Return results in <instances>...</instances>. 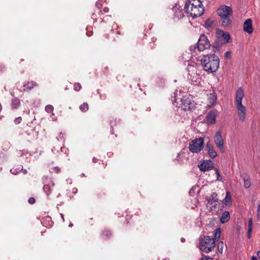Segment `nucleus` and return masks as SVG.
<instances>
[{
    "label": "nucleus",
    "instance_id": "obj_33",
    "mask_svg": "<svg viewBox=\"0 0 260 260\" xmlns=\"http://www.w3.org/2000/svg\"><path fill=\"white\" fill-rule=\"evenodd\" d=\"M58 141H63L64 139V134L62 133H60L58 136L56 137Z\"/></svg>",
    "mask_w": 260,
    "mask_h": 260
},
{
    "label": "nucleus",
    "instance_id": "obj_28",
    "mask_svg": "<svg viewBox=\"0 0 260 260\" xmlns=\"http://www.w3.org/2000/svg\"><path fill=\"white\" fill-rule=\"evenodd\" d=\"M221 234V230L220 228H217L216 229L215 233L214 234V240H216L220 238Z\"/></svg>",
    "mask_w": 260,
    "mask_h": 260
},
{
    "label": "nucleus",
    "instance_id": "obj_1",
    "mask_svg": "<svg viewBox=\"0 0 260 260\" xmlns=\"http://www.w3.org/2000/svg\"><path fill=\"white\" fill-rule=\"evenodd\" d=\"M172 103L179 108L184 111L190 110L194 106L192 96L187 93L176 90L174 93Z\"/></svg>",
    "mask_w": 260,
    "mask_h": 260
},
{
    "label": "nucleus",
    "instance_id": "obj_20",
    "mask_svg": "<svg viewBox=\"0 0 260 260\" xmlns=\"http://www.w3.org/2000/svg\"><path fill=\"white\" fill-rule=\"evenodd\" d=\"M221 19L220 20V22L222 26L226 27L230 24L231 20L229 18V16H224L220 17Z\"/></svg>",
    "mask_w": 260,
    "mask_h": 260
},
{
    "label": "nucleus",
    "instance_id": "obj_51",
    "mask_svg": "<svg viewBox=\"0 0 260 260\" xmlns=\"http://www.w3.org/2000/svg\"><path fill=\"white\" fill-rule=\"evenodd\" d=\"M156 40V39L155 38H152V41L154 43Z\"/></svg>",
    "mask_w": 260,
    "mask_h": 260
},
{
    "label": "nucleus",
    "instance_id": "obj_53",
    "mask_svg": "<svg viewBox=\"0 0 260 260\" xmlns=\"http://www.w3.org/2000/svg\"><path fill=\"white\" fill-rule=\"evenodd\" d=\"M55 147H53L52 149V152H53L54 153H55Z\"/></svg>",
    "mask_w": 260,
    "mask_h": 260
},
{
    "label": "nucleus",
    "instance_id": "obj_30",
    "mask_svg": "<svg viewBox=\"0 0 260 260\" xmlns=\"http://www.w3.org/2000/svg\"><path fill=\"white\" fill-rule=\"evenodd\" d=\"M60 171H61L60 168H59L58 167H53L50 169V172L51 173H54L58 174V173H60Z\"/></svg>",
    "mask_w": 260,
    "mask_h": 260
},
{
    "label": "nucleus",
    "instance_id": "obj_41",
    "mask_svg": "<svg viewBox=\"0 0 260 260\" xmlns=\"http://www.w3.org/2000/svg\"><path fill=\"white\" fill-rule=\"evenodd\" d=\"M224 56L226 58L230 57V56H231V52H230V51L226 52L225 53Z\"/></svg>",
    "mask_w": 260,
    "mask_h": 260
},
{
    "label": "nucleus",
    "instance_id": "obj_36",
    "mask_svg": "<svg viewBox=\"0 0 260 260\" xmlns=\"http://www.w3.org/2000/svg\"><path fill=\"white\" fill-rule=\"evenodd\" d=\"M22 121V118H21V117H18L17 118H16L14 120V123L16 124H18L19 123H20L21 122V121Z\"/></svg>",
    "mask_w": 260,
    "mask_h": 260
},
{
    "label": "nucleus",
    "instance_id": "obj_12",
    "mask_svg": "<svg viewBox=\"0 0 260 260\" xmlns=\"http://www.w3.org/2000/svg\"><path fill=\"white\" fill-rule=\"evenodd\" d=\"M232 10L231 7L226 6L220 7L218 9V14L220 17L230 16L232 14Z\"/></svg>",
    "mask_w": 260,
    "mask_h": 260
},
{
    "label": "nucleus",
    "instance_id": "obj_18",
    "mask_svg": "<svg viewBox=\"0 0 260 260\" xmlns=\"http://www.w3.org/2000/svg\"><path fill=\"white\" fill-rule=\"evenodd\" d=\"M216 34L219 37H221L224 40L225 42H229L230 39V35L228 32H225L220 29H217Z\"/></svg>",
    "mask_w": 260,
    "mask_h": 260
},
{
    "label": "nucleus",
    "instance_id": "obj_38",
    "mask_svg": "<svg viewBox=\"0 0 260 260\" xmlns=\"http://www.w3.org/2000/svg\"><path fill=\"white\" fill-rule=\"evenodd\" d=\"M215 174L217 176V180H219V177L220 176V174H219V170L217 168H215Z\"/></svg>",
    "mask_w": 260,
    "mask_h": 260
},
{
    "label": "nucleus",
    "instance_id": "obj_21",
    "mask_svg": "<svg viewBox=\"0 0 260 260\" xmlns=\"http://www.w3.org/2000/svg\"><path fill=\"white\" fill-rule=\"evenodd\" d=\"M36 86H37V84L35 82L32 81H29L23 85L24 87H25L24 90H31Z\"/></svg>",
    "mask_w": 260,
    "mask_h": 260
},
{
    "label": "nucleus",
    "instance_id": "obj_24",
    "mask_svg": "<svg viewBox=\"0 0 260 260\" xmlns=\"http://www.w3.org/2000/svg\"><path fill=\"white\" fill-rule=\"evenodd\" d=\"M20 105V100L18 98H14L12 100L11 107L13 109H17Z\"/></svg>",
    "mask_w": 260,
    "mask_h": 260
},
{
    "label": "nucleus",
    "instance_id": "obj_2",
    "mask_svg": "<svg viewBox=\"0 0 260 260\" xmlns=\"http://www.w3.org/2000/svg\"><path fill=\"white\" fill-rule=\"evenodd\" d=\"M184 9L188 16L193 18L201 16L204 12V8L200 0H187Z\"/></svg>",
    "mask_w": 260,
    "mask_h": 260
},
{
    "label": "nucleus",
    "instance_id": "obj_62",
    "mask_svg": "<svg viewBox=\"0 0 260 260\" xmlns=\"http://www.w3.org/2000/svg\"><path fill=\"white\" fill-rule=\"evenodd\" d=\"M94 14H92V19H94Z\"/></svg>",
    "mask_w": 260,
    "mask_h": 260
},
{
    "label": "nucleus",
    "instance_id": "obj_3",
    "mask_svg": "<svg viewBox=\"0 0 260 260\" xmlns=\"http://www.w3.org/2000/svg\"><path fill=\"white\" fill-rule=\"evenodd\" d=\"M203 69L209 73L216 72L219 67V58L214 54L204 55L201 59Z\"/></svg>",
    "mask_w": 260,
    "mask_h": 260
},
{
    "label": "nucleus",
    "instance_id": "obj_9",
    "mask_svg": "<svg viewBox=\"0 0 260 260\" xmlns=\"http://www.w3.org/2000/svg\"><path fill=\"white\" fill-rule=\"evenodd\" d=\"M197 49L199 51H203L210 47V43L205 35H202L197 44Z\"/></svg>",
    "mask_w": 260,
    "mask_h": 260
},
{
    "label": "nucleus",
    "instance_id": "obj_57",
    "mask_svg": "<svg viewBox=\"0 0 260 260\" xmlns=\"http://www.w3.org/2000/svg\"><path fill=\"white\" fill-rule=\"evenodd\" d=\"M23 173H24V174H26L27 173V171H26V170H23Z\"/></svg>",
    "mask_w": 260,
    "mask_h": 260
},
{
    "label": "nucleus",
    "instance_id": "obj_55",
    "mask_svg": "<svg viewBox=\"0 0 260 260\" xmlns=\"http://www.w3.org/2000/svg\"><path fill=\"white\" fill-rule=\"evenodd\" d=\"M208 21H207L206 22V25H207L208 26H210V24H208Z\"/></svg>",
    "mask_w": 260,
    "mask_h": 260
},
{
    "label": "nucleus",
    "instance_id": "obj_54",
    "mask_svg": "<svg viewBox=\"0 0 260 260\" xmlns=\"http://www.w3.org/2000/svg\"><path fill=\"white\" fill-rule=\"evenodd\" d=\"M73 226V224L72 223H70L69 224V227H71H71H72Z\"/></svg>",
    "mask_w": 260,
    "mask_h": 260
},
{
    "label": "nucleus",
    "instance_id": "obj_34",
    "mask_svg": "<svg viewBox=\"0 0 260 260\" xmlns=\"http://www.w3.org/2000/svg\"><path fill=\"white\" fill-rule=\"evenodd\" d=\"M81 84L79 83H76L74 85V89L76 91H79L81 89Z\"/></svg>",
    "mask_w": 260,
    "mask_h": 260
},
{
    "label": "nucleus",
    "instance_id": "obj_22",
    "mask_svg": "<svg viewBox=\"0 0 260 260\" xmlns=\"http://www.w3.org/2000/svg\"><path fill=\"white\" fill-rule=\"evenodd\" d=\"M223 203L226 206H230L232 204L231 196L229 191H227L226 192V195L224 199Z\"/></svg>",
    "mask_w": 260,
    "mask_h": 260
},
{
    "label": "nucleus",
    "instance_id": "obj_59",
    "mask_svg": "<svg viewBox=\"0 0 260 260\" xmlns=\"http://www.w3.org/2000/svg\"><path fill=\"white\" fill-rule=\"evenodd\" d=\"M104 98H105V96H101V99H104Z\"/></svg>",
    "mask_w": 260,
    "mask_h": 260
},
{
    "label": "nucleus",
    "instance_id": "obj_61",
    "mask_svg": "<svg viewBox=\"0 0 260 260\" xmlns=\"http://www.w3.org/2000/svg\"><path fill=\"white\" fill-rule=\"evenodd\" d=\"M180 152L178 153V155H177V158L179 157V156L180 155Z\"/></svg>",
    "mask_w": 260,
    "mask_h": 260
},
{
    "label": "nucleus",
    "instance_id": "obj_39",
    "mask_svg": "<svg viewBox=\"0 0 260 260\" xmlns=\"http://www.w3.org/2000/svg\"><path fill=\"white\" fill-rule=\"evenodd\" d=\"M35 201L36 200L34 198H30L28 200V203L30 204H34L35 203Z\"/></svg>",
    "mask_w": 260,
    "mask_h": 260
},
{
    "label": "nucleus",
    "instance_id": "obj_15",
    "mask_svg": "<svg viewBox=\"0 0 260 260\" xmlns=\"http://www.w3.org/2000/svg\"><path fill=\"white\" fill-rule=\"evenodd\" d=\"M217 112L211 111L208 113L206 116V120L208 124H214L215 123Z\"/></svg>",
    "mask_w": 260,
    "mask_h": 260
},
{
    "label": "nucleus",
    "instance_id": "obj_37",
    "mask_svg": "<svg viewBox=\"0 0 260 260\" xmlns=\"http://www.w3.org/2000/svg\"><path fill=\"white\" fill-rule=\"evenodd\" d=\"M257 217L258 219L260 220V201L257 209Z\"/></svg>",
    "mask_w": 260,
    "mask_h": 260
},
{
    "label": "nucleus",
    "instance_id": "obj_45",
    "mask_svg": "<svg viewBox=\"0 0 260 260\" xmlns=\"http://www.w3.org/2000/svg\"><path fill=\"white\" fill-rule=\"evenodd\" d=\"M60 150L62 152H64V153H66L67 149L66 148H64V147H61L60 148Z\"/></svg>",
    "mask_w": 260,
    "mask_h": 260
},
{
    "label": "nucleus",
    "instance_id": "obj_19",
    "mask_svg": "<svg viewBox=\"0 0 260 260\" xmlns=\"http://www.w3.org/2000/svg\"><path fill=\"white\" fill-rule=\"evenodd\" d=\"M230 218V212L229 211H224L220 218V221L222 223H226L229 221Z\"/></svg>",
    "mask_w": 260,
    "mask_h": 260
},
{
    "label": "nucleus",
    "instance_id": "obj_13",
    "mask_svg": "<svg viewBox=\"0 0 260 260\" xmlns=\"http://www.w3.org/2000/svg\"><path fill=\"white\" fill-rule=\"evenodd\" d=\"M208 98V106L212 107L214 105L217 101V96L214 90H212V92L207 94Z\"/></svg>",
    "mask_w": 260,
    "mask_h": 260
},
{
    "label": "nucleus",
    "instance_id": "obj_27",
    "mask_svg": "<svg viewBox=\"0 0 260 260\" xmlns=\"http://www.w3.org/2000/svg\"><path fill=\"white\" fill-rule=\"evenodd\" d=\"M22 170H23V168H22V166H18V168H13L11 169L10 170V172L12 174L16 175L19 172H20L21 171H22Z\"/></svg>",
    "mask_w": 260,
    "mask_h": 260
},
{
    "label": "nucleus",
    "instance_id": "obj_11",
    "mask_svg": "<svg viewBox=\"0 0 260 260\" xmlns=\"http://www.w3.org/2000/svg\"><path fill=\"white\" fill-rule=\"evenodd\" d=\"M199 168L203 172L207 171L214 168V165L210 160H203L199 165Z\"/></svg>",
    "mask_w": 260,
    "mask_h": 260
},
{
    "label": "nucleus",
    "instance_id": "obj_23",
    "mask_svg": "<svg viewBox=\"0 0 260 260\" xmlns=\"http://www.w3.org/2000/svg\"><path fill=\"white\" fill-rule=\"evenodd\" d=\"M217 194L213 192L212 193L211 196L207 198L208 203L212 205L214 202H217L218 199L216 197Z\"/></svg>",
    "mask_w": 260,
    "mask_h": 260
},
{
    "label": "nucleus",
    "instance_id": "obj_26",
    "mask_svg": "<svg viewBox=\"0 0 260 260\" xmlns=\"http://www.w3.org/2000/svg\"><path fill=\"white\" fill-rule=\"evenodd\" d=\"M244 186L246 188H249L251 185V182L250 178L248 176L243 177Z\"/></svg>",
    "mask_w": 260,
    "mask_h": 260
},
{
    "label": "nucleus",
    "instance_id": "obj_40",
    "mask_svg": "<svg viewBox=\"0 0 260 260\" xmlns=\"http://www.w3.org/2000/svg\"><path fill=\"white\" fill-rule=\"evenodd\" d=\"M201 260H213V259L208 256H204L202 257Z\"/></svg>",
    "mask_w": 260,
    "mask_h": 260
},
{
    "label": "nucleus",
    "instance_id": "obj_31",
    "mask_svg": "<svg viewBox=\"0 0 260 260\" xmlns=\"http://www.w3.org/2000/svg\"><path fill=\"white\" fill-rule=\"evenodd\" d=\"M223 246H224V243L222 241H220L217 244V249H218V251L220 253H222Z\"/></svg>",
    "mask_w": 260,
    "mask_h": 260
},
{
    "label": "nucleus",
    "instance_id": "obj_10",
    "mask_svg": "<svg viewBox=\"0 0 260 260\" xmlns=\"http://www.w3.org/2000/svg\"><path fill=\"white\" fill-rule=\"evenodd\" d=\"M213 140L216 146L219 149L220 151L223 152L225 150L224 147V142L220 131H218L216 132L213 137Z\"/></svg>",
    "mask_w": 260,
    "mask_h": 260
},
{
    "label": "nucleus",
    "instance_id": "obj_4",
    "mask_svg": "<svg viewBox=\"0 0 260 260\" xmlns=\"http://www.w3.org/2000/svg\"><path fill=\"white\" fill-rule=\"evenodd\" d=\"M244 97V90L239 87L236 91L235 105L237 109V114L240 121L244 122L246 119V108L242 104V100Z\"/></svg>",
    "mask_w": 260,
    "mask_h": 260
},
{
    "label": "nucleus",
    "instance_id": "obj_47",
    "mask_svg": "<svg viewBox=\"0 0 260 260\" xmlns=\"http://www.w3.org/2000/svg\"><path fill=\"white\" fill-rule=\"evenodd\" d=\"M109 17H110V16L107 15L104 18V19L102 20L103 21H106Z\"/></svg>",
    "mask_w": 260,
    "mask_h": 260
},
{
    "label": "nucleus",
    "instance_id": "obj_42",
    "mask_svg": "<svg viewBox=\"0 0 260 260\" xmlns=\"http://www.w3.org/2000/svg\"><path fill=\"white\" fill-rule=\"evenodd\" d=\"M96 7L99 8V9H100L101 6H102V4L100 2V1H98L96 2Z\"/></svg>",
    "mask_w": 260,
    "mask_h": 260
},
{
    "label": "nucleus",
    "instance_id": "obj_35",
    "mask_svg": "<svg viewBox=\"0 0 260 260\" xmlns=\"http://www.w3.org/2000/svg\"><path fill=\"white\" fill-rule=\"evenodd\" d=\"M103 235L106 237H109L111 235V232L109 231H105L103 232Z\"/></svg>",
    "mask_w": 260,
    "mask_h": 260
},
{
    "label": "nucleus",
    "instance_id": "obj_7",
    "mask_svg": "<svg viewBox=\"0 0 260 260\" xmlns=\"http://www.w3.org/2000/svg\"><path fill=\"white\" fill-rule=\"evenodd\" d=\"M194 64H196L194 62H191V64H190L188 61V67L186 68L188 72L187 78L190 81V83L192 84L198 85L200 83V75L196 73L194 69Z\"/></svg>",
    "mask_w": 260,
    "mask_h": 260
},
{
    "label": "nucleus",
    "instance_id": "obj_46",
    "mask_svg": "<svg viewBox=\"0 0 260 260\" xmlns=\"http://www.w3.org/2000/svg\"><path fill=\"white\" fill-rule=\"evenodd\" d=\"M97 161H98V159H97L96 157H93L92 158V162H93V163H95V162H96Z\"/></svg>",
    "mask_w": 260,
    "mask_h": 260
},
{
    "label": "nucleus",
    "instance_id": "obj_56",
    "mask_svg": "<svg viewBox=\"0 0 260 260\" xmlns=\"http://www.w3.org/2000/svg\"><path fill=\"white\" fill-rule=\"evenodd\" d=\"M183 58H184V57H183L181 58H180V60L182 62L184 61Z\"/></svg>",
    "mask_w": 260,
    "mask_h": 260
},
{
    "label": "nucleus",
    "instance_id": "obj_29",
    "mask_svg": "<svg viewBox=\"0 0 260 260\" xmlns=\"http://www.w3.org/2000/svg\"><path fill=\"white\" fill-rule=\"evenodd\" d=\"M79 108L81 111L85 112L88 109V105L87 103H84L80 106Z\"/></svg>",
    "mask_w": 260,
    "mask_h": 260
},
{
    "label": "nucleus",
    "instance_id": "obj_14",
    "mask_svg": "<svg viewBox=\"0 0 260 260\" xmlns=\"http://www.w3.org/2000/svg\"><path fill=\"white\" fill-rule=\"evenodd\" d=\"M244 31L249 34L252 33L253 29L252 25V20L249 18L245 20L243 24Z\"/></svg>",
    "mask_w": 260,
    "mask_h": 260
},
{
    "label": "nucleus",
    "instance_id": "obj_44",
    "mask_svg": "<svg viewBox=\"0 0 260 260\" xmlns=\"http://www.w3.org/2000/svg\"><path fill=\"white\" fill-rule=\"evenodd\" d=\"M78 189L77 188H73L72 189V192L73 193H76L77 192Z\"/></svg>",
    "mask_w": 260,
    "mask_h": 260
},
{
    "label": "nucleus",
    "instance_id": "obj_60",
    "mask_svg": "<svg viewBox=\"0 0 260 260\" xmlns=\"http://www.w3.org/2000/svg\"><path fill=\"white\" fill-rule=\"evenodd\" d=\"M104 98H105V96H101V99H104Z\"/></svg>",
    "mask_w": 260,
    "mask_h": 260
},
{
    "label": "nucleus",
    "instance_id": "obj_16",
    "mask_svg": "<svg viewBox=\"0 0 260 260\" xmlns=\"http://www.w3.org/2000/svg\"><path fill=\"white\" fill-rule=\"evenodd\" d=\"M206 148L207 149L208 154L211 158H214L217 156V153L211 144L207 143Z\"/></svg>",
    "mask_w": 260,
    "mask_h": 260
},
{
    "label": "nucleus",
    "instance_id": "obj_49",
    "mask_svg": "<svg viewBox=\"0 0 260 260\" xmlns=\"http://www.w3.org/2000/svg\"><path fill=\"white\" fill-rule=\"evenodd\" d=\"M257 254L258 258L260 259V250L257 252Z\"/></svg>",
    "mask_w": 260,
    "mask_h": 260
},
{
    "label": "nucleus",
    "instance_id": "obj_43",
    "mask_svg": "<svg viewBox=\"0 0 260 260\" xmlns=\"http://www.w3.org/2000/svg\"><path fill=\"white\" fill-rule=\"evenodd\" d=\"M109 8L108 7H105L103 9V11L105 13H107L109 12Z\"/></svg>",
    "mask_w": 260,
    "mask_h": 260
},
{
    "label": "nucleus",
    "instance_id": "obj_8",
    "mask_svg": "<svg viewBox=\"0 0 260 260\" xmlns=\"http://www.w3.org/2000/svg\"><path fill=\"white\" fill-rule=\"evenodd\" d=\"M42 180L44 184L43 191L47 198L50 199L49 196L53 192L54 189V183L51 178L47 177H43Z\"/></svg>",
    "mask_w": 260,
    "mask_h": 260
},
{
    "label": "nucleus",
    "instance_id": "obj_5",
    "mask_svg": "<svg viewBox=\"0 0 260 260\" xmlns=\"http://www.w3.org/2000/svg\"><path fill=\"white\" fill-rule=\"evenodd\" d=\"M215 246V240L211 236H204L200 238L199 247L202 251L209 253L213 250Z\"/></svg>",
    "mask_w": 260,
    "mask_h": 260
},
{
    "label": "nucleus",
    "instance_id": "obj_32",
    "mask_svg": "<svg viewBox=\"0 0 260 260\" xmlns=\"http://www.w3.org/2000/svg\"><path fill=\"white\" fill-rule=\"evenodd\" d=\"M54 110L53 107L51 105H48L45 107V111L48 113H51Z\"/></svg>",
    "mask_w": 260,
    "mask_h": 260
},
{
    "label": "nucleus",
    "instance_id": "obj_52",
    "mask_svg": "<svg viewBox=\"0 0 260 260\" xmlns=\"http://www.w3.org/2000/svg\"><path fill=\"white\" fill-rule=\"evenodd\" d=\"M185 239H184V238H181V241L182 242H185Z\"/></svg>",
    "mask_w": 260,
    "mask_h": 260
},
{
    "label": "nucleus",
    "instance_id": "obj_64",
    "mask_svg": "<svg viewBox=\"0 0 260 260\" xmlns=\"http://www.w3.org/2000/svg\"><path fill=\"white\" fill-rule=\"evenodd\" d=\"M87 35L88 36H90V35H89L88 33H87Z\"/></svg>",
    "mask_w": 260,
    "mask_h": 260
},
{
    "label": "nucleus",
    "instance_id": "obj_6",
    "mask_svg": "<svg viewBox=\"0 0 260 260\" xmlns=\"http://www.w3.org/2000/svg\"><path fill=\"white\" fill-rule=\"evenodd\" d=\"M204 140L200 137L191 141L188 145L189 150L193 153H198L204 148Z\"/></svg>",
    "mask_w": 260,
    "mask_h": 260
},
{
    "label": "nucleus",
    "instance_id": "obj_50",
    "mask_svg": "<svg viewBox=\"0 0 260 260\" xmlns=\"http://www.w3.org/2000/svg\"><path fill=\"white\" fill-rule=\"evenodd\" d=\"M60 216L61 217V218L63 220V221H64V216H63V215L62 214V213H60Z\"/></svg>",
    "mask_w": 260,
    "mask_h": 260
},
{
    "label": "nucleus",
    "instance_id": "obj_25",
    "mask_svg": "<svg viewBox=\"0 0 260 260\" xmlns=\"http://www.w3.org/2000/svg\"><path fill=\"white\" fill-rule=\"evenodd\" d=\"M252 230V218H249L248 219V231H247V237L248 239H250L251 237Z\"/></svg>",
    "mask_w": 260,
    "mask_h": 260
},
{
    "label": "nucleus",
    "instance_id": "obj_48",
    "mask_svg": "<svg viewBox=\"0 0 260 260\" xmlns=\"http://www.w3.org/2000/svg\"><path fill=\"white\" fill-rule=\"evenodd\" d=\"M251 260H257L256 257L254 256H252L251 257Z\"/></svg>",
    "mask_w": 260,
    "mask_h": 260
},
{
    "label": "nucleus",
    "instance_id": "obj_63",
    "mask_svg": "<svg viewBox=\"0 0 260 260\" xmlns=\"http://www.w3.org/2000/svg\"><path fill=\"white\" fill-rule=\"evenodd\" d=\"M108 154H109V155H111V153H108Z\"/></svg>",
    "mask_w": 260,
    "mask_h": 260
},
{
    "label": "nucleus",
    "instance_id": "obj_17",
    "mask_svg": "<svg viewBox=\"0 0 260 260\" xmlns=\"http://www.w3.org/2000/svg\"><path fill=\"white\" fill-rule=\"evenodd\" d=\"M172 11L174 12V19L178 20L180 18H182L184 16V14L182 10L177 7L173 8Z\"/></svg>",
    "mask_w": 260,
    "mask_h": 260
},
{
    "label": "nucleus",
    "instance_id": "obj_58",
    "mask_svg": "<svg viewBox=\"0 0 260 260\" xmlns=\"http://www.w3.org/2000/svg\"><path fill=\"white\" fill-rule=\"evenodd\" d=\"M104 98H105V96H101V99H104Z\"/></svg>",
    "mask_w": 260,
    "mask_h": 260
}]
</instances>
